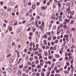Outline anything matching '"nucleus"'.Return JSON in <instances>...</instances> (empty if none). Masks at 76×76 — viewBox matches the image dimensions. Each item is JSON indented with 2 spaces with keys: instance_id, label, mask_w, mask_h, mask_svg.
<instances>
[{
  "instance_id": "nucleus-56",
  "label": "nucleus",
  "mask_w": 76,
  "mask_h": 76,
  "mask_svg": "<svg viewBox=\"0 0 76 76\" xmlns=\"http://www.w3.org/2000/svg\"><path fill=\"white\" fill-rule=\"evenodd\" d=\"M26 70V73H28V72H29V70H28V69H27Z\"/></svg>"
},
{
  "instance_id": "nucleus-60",
  "label": "nucleus",
  "mask_w": 76,
  "mask_h": 76,
  "mask_svg": "<svg viewBox=\"0 0 76 76\" xmlns=\"http://www.w3.org/2000/svg\"><path fill=\"white\" fill-rule=\"evenodd\" d=\"M32 67H35V64L32 65L31 66Z\"/></svg>"
},
{
  "instance_id": "nucleus-36",
  "label": "nucleus",
  "mask_w": 76,
  "mask_h": 76,
  "mask_svg": "<svg viewBox=\"0 0 76 76\" xmlns=\"http://www.w3.org/2000/svg\"><path fill=\"white\" fill-rule=\"evenodd\" d=\"M47 5L48 6H50V2L49 1L48 2Z\"/></svg>"
},
{
  "instance_id": "nucleus-32",
  "label": "nucleus",
  "mask_w": 76,
  "mask_h": 76,
  "mask_svg": "<svg viewBox=\"0 0 76 76\" xmlns=\"http://www.w3.org/2000/svg\"><path fill=\"white\" fill-rule=\"evenodd\" d=\"M66 64L67 66H69V65H70V64H69V63L68 62H66Z\"/></svg>"
},
{
  "instance_id": "nucleus-61",
  "label": "nucleus",
  "mask_w": 76,
  "mask_h": 76,
  "mask_svg": "<svg viewBox=\"0 0 76 76\" xmlns=\"http://www.w3.org/2000/svg\"><path fill=\"white\" fill-rule=\"evenodd\" d=\"M50 50H53V47L52 46L50 48Z\"/></svg>"
},
{
  "instance_id": "nucleus-54",
  "label": "nucleus",
  "mask_w": 76,
  "mask_h": 76,
  "mask_svg": "<svg viewBox=\"0 0 76 76\" xmlns=\"http://www.w3.org/2000/svg\"><path fill=\"white\" fill-rule=\"evenodd\" d=\"M63 41H66V38H65V37H64L63 39Z\"/></svg>"
},
{
  "instance_id": "nucleus-2",
  "label": "nucleus",
  "mask_w": 76,
  "mask_h": 76,
  "mask_svg": "<svg viewBox=\"0 0 76 76\" xmlns=\"http://www.w3.org/2000/svg\"><path fill=\"white\" fill-rule=\"evenodd\" d=\"M51 61H46L45 62V63L46 64H49V65H50L51 64Z\"/></svg>"
},
{
  "instance_id": "nucleus-12",
  "label": "nucleus",
  "mask_w": 76,
  "mask_h": 76,
  "mask_svg": "<svg viewBox=\"0 0 76 76\" xmlns=\"http://www.w3.org/2000/svg\"><path fill=\"white\" fill-rule=\"evenodd\" d=\"M64 37H66V38H68L69 37V35L66 34V35H64Z\"/></svg>"
},
{
  "instance_id": "nucleus-62",
  "label": "nucleus",
  "mask_w": 76,
  "mask_h": 76,
  "mask_svg": "<svg viewBox=\"0 0 76 76\" xmlns=\"http://www.w3.org/2000/svg\"><path fill=\"white\" fill-rule=\"evenodd\" d=\"M47 75H49L50 74V71H48L47 72Z\"/></svg>"
},
{
  "instance_id": "nucleus-11",
  "label": "nucleus",
  "mask_w": 76,
  "mask_h": 76,
  "mask_svg": "<svg viewBox=\"0 0 76 76\" xmlns=\"http://www.w3.org/2000/svg\"><path fill=\"white\" fill-rule=\"evenodd\" d=\"M21 31V29L20 28H19L18 30H17V33H19V32H20V31Z\"/></svg>"
},
{
  "instance_id": "nucleus-16",
  "label": "nucleus",
  "mask_w": 76,
  "mask_h": 76,
  "mask_svg": "<svg viewBox=\"0 0 76 76\" xmlns=\"http://www.w3.org/2000/svg\"><path fill=\"white\" fill-rule=\"evenodd\" d=\"M32 8L33 9H35V5L33 4L32 6Z\"/></svg>"
},
{
  "instance_id": "nucleus-49",
  "label": "nucleus",
  "mask_w": 76,
  "mask_h": 76,
  "mask_svg": "<svg viewBox=\"0 0 76 76\" xmlns=\"http://www.w3.org/2000/svg\"><path fill=\"white\" fill-rule=\"evenodd\" d=\"M50 23H54V20H52V21H51L50 22Z\"/></svg>"
},
{
  "instance_id": "nucleus-45",
  "label": "nucleus",
  "mask_w": 76,
  "mask_h": 76,
  "mask_svg": "<svg viewBox=\"0 0 76 76\" xmlns=\"http://www.w3.org/2000/svg\"><path fill=\"white\" fill-rule=\"evenodd\" d=\"M40 65L41 66H43V63H41L40 64Z\"/></svg>"
},
{
  "instance_id": "nucleus-30",
  "label": "nucleus",
  "mask_w": 76,
  "mask_h": 76,
  "mask_svg": "<svg viewBox=\"0 0 76 76\" xmlns=\"http://www.w3.org/2000/svg\"><path fill=\"white\" fill-rule=\"evenodd\" d=\"M48 40H49V41H50V40H51V37H49L48 38Z\"/></svg>"
},
{
  "instance_id": "nucleus-29",
  "label": "nucleus",
  "mask_w": 76,
  "mask_h": 76,
  "mask_svg": "<svg viewBox=\"0 0 76 76\" xmlns=\"http://www.w3.org/2000/svg\"><path fill=\"white\" fill-rule=\"evenodd\" d=\"M41 9L42 10H45V7H42Z\"/></svg>"
},
{
  "instance_id": "nucleus-40",
  "label": "nucleus",
  "mask_w": 76,
  "mask_h": 76,
  "mask_svg": "<svg viewBox=\"0 0 76 76\" xmlns=\"http://www.w3.org/2000/svg\"><path fill=\"white\" fill-rule=\"evenodd\" d=\"M53 40H55L56 39V36H54L53 37Z\"/></svg>"
},
{
  "instance_id": "nucleus-43",
  "label": "nucleus",
  "mask_w": 76,
  "mask_h": 76,
  "mask_svg": "<svg viewBox=\"0 0 76 76\" xmlns=\"http://www.w3.org/2000/svg\"><path fill=\"white\" fill-rule=\"evenodd\" d=\"M70 63L72 64H73V60H72L70 61Z\"/></svg>"
},
{
  "instance_id": "nucleus-28",
  "label": "nucleus",
  "mask_w": 76,
  "mask_h": 76,
  "mask_svg": "<svg viewBox=\"0 0 76 76\" xmlns=\"http://www.w3.org/2000/svg\"><path fill=\"white\" fill-rule=\"evenodd\" d=\"M75 46H74V45H72L71 46V48L72 49H74L75 48Z\"/></svg>"
},
{
  "instance_id": "nucleus-35",
  "label": "nucleus",
  "mask_w": 76,
  "mask_h": 76,
  "mask_svg": "<svg viewBox=\"0 0 76 76\" xmlns=\"http://www.w3.org/2000/svg\"><path fill=\"white\" fill-rule=\"evenodd\" d=\"M35 30H36V29H35V28H34L32 29V31H33V32H35Z\"/></svg>"
},
{
  "instance_id": "nucleus-58",
  "label": "nucleus",
  "mask_w": 76,
  "mask_h": 76,
  "mask_svg": "<svg viewBox=\"0 0 76 76\" xmlns=\"http://www.w3.org/2000/svg\"><path fill=\"white\" fill-rule=\"evenodd\" d=\"M64 28H67V25H64Z\"/></svg>"
},
{
  "instance_id": "nucleus-18",
  "label": "nucleus",
  "mask_w": 76,
  "mask_h": 76,
  "mask_svg": "<svg viewBox=\"0 0 76 76\" xmlns=\"http://www.w3.org/2000/svg\"><path fill=\"white\" fill-rule=\"evenodd\" d=\"M57 4V3H56V2H55L53 3V5L54 7H56Z\"/></svg>"
},
{
  "instance_id": "nucleus-20",
  "label": "nucleus",
  "mask_w": 76,
  "mask_h": 76,
  "mask_svg": "<svg viewBox=\"0 0 76 76\" xmlns=\"http://www.w3.org/2000/svg\"><path fill=\"white\" fill-rule=\"evenodd\" d=\"M52 18L53 19H56L55 15H54H54H53L51 18V19H52Z\"/></svg>"
},
{
  "instance_id": "nucleus-4",
  "label": "nucleus",
  "mask_w": 76,
  "mask_h": 76,
  "mask_svg": "<svg viewBox=\"0 0 76 76\" xmlns=\"http://www.w3.org/2000/svg\"><path fill=\"white\" fill-rule=\"evenodd\" d=\"M18 72H19V70H18V69L15 70V72L14 73V74H15L14 75H16V74H18Z\"/></svg>"
},
{
  "instance_id": "nucleus-27",
  "label": "nucleus",
  "mask_w": 76,
  "mask_h": 76,
  "mask_svg": "<svg viewBox=\"0 0 76 76\" xmlns=\"http://www.w3.org/2000/svg\"><path fill=\"white\" fill-rule=\"evenodd\" d=\"M14 68H15V67H14V66H12L10 67V68L12 70H13V69H14Z\"/></svg>"
},
{
  "instance_id": "nucleus-31",
  "label": "nucleus",
  "mask_w": 76,
  "mask_h": 76,
  "mask_svg": "<svg viewBox=\"0 0 76 76\" xmlns=\"http://www.w3.org/2000/svg\"><path fill=\"white\" fill-rule=\"evenodd\" d=\"M29 14H30V13L28 12V13H26L25 15L26 16H29Z\"/></svg>"
},
{
  "instance_id": "nucleus-6",
  "label": "nucleus",
  "mask_w": 76,
  "mask_h": 76,
  "mask_svg": "<svg viewBox=\"0 0 76 76\" xmlns=\"http://www.w3.org/2000/svg\"><path fill=\"white\" fill-rule=\"evenodd\" d=\"M21 73H22V71L21 70L19 71L18 70V76H20V75H21Z\"/></svg>"
},
{
  "instance_id": "nucleus-59",
  "label": "nucleus",
  "mask_w": 76,
  "mask_h": 76,
  "mask_svg": "<svg viewBox=\"0 0 76 76\" xmlns=\"http://www.w3.org/2000/svg\"><path fill=\"white\" fill-rule=\"evenodd\" d=\"M31 69H32V67H28V70H31Z\"/></svg>"
},
{
  "instance_id": "nucleus-63",
  "label": "nucleus",
  "mask_w": 76,
  "mask_h": 76,
  "mask_svg": "<svg viewBox=\"0 0 76 76\" xmlns=\"http://www.w3.org/2000/svg\"><path fill=\"white\" fill-rule=\"evenodd\" d=\"M39 52H40L41 53H42V50L41 49L39 50Z\"/></svg>"
},
{
  "instance_id": "nucleus-50",
  "label": "nucleus",
  "mask_w": 76,
  "mask_h": 76,
  "mask_svg": "<svg viewBox=\"0 0 76 76\" xmlns=\"http://www.w3.org/2000/svg\"><path fill=\"white\" fill-rule=\"evenodd\" d=\"M68 54V56H70L71 55H72V53H69Z\"/></svg>"
},
{
  "instance_id": "nucleus-53",
  "label": "nucleus",
  "mask_w": 76,
  "mask_h": 76,
  "mask_svg": "<svg viewBox=\"0 0 76 76\" xmlns=\"http://www.w3.org/2000/svg\"><path fill=\"white\" fill-rule=\"evenodd\" d=\"M42 70L43 71V72H45V71H46V69H45L43 68L42 69Z\"/></svg>"
},
{
  "instance_id": "nucleus-33",
  "label": "nucleus",
  "mask_w": 76,
  "mask_h": 76,
  "mask_svg": "<svg viewBox=\"0 0 76 76\" xmlns=\"http://www.w3.org/2000/svg\"><path fill=\"white\" fill-rule=\"evenodd\" d=\"M26 69V67H24L23 68V71H25V70Z\"/></svg>"
},
{
  "instance_id": "nucleus-64",
  "label": "nucleus",
  "mask_w": 76,
  "mask_h": 76,
  "mask_svg": "<svg viewBox=\"0 0 76 76\" xmlns=\"http://www.w3.org/2000/svg\"><path fill=\"white\" fill-rule=\"evenodd\" d=\"M52 27V24H50L49 25V27L51 28Z\"/></svg>"
},
{
  "instance_id": "nucleus-19",
  "label": "nucleus",
  "mask_w": 76,
  "mask_h": 76,
  "mask_svg": "<svg viewBox=\"0 0 76 76\" xmlns=\"http://www.w3.org/2000/svg\"><path fill=\"white\" fill-rule=\"evenodd\" d=\"M15 21H12V23H11V25H14L15 23Z\"/></svg>"
},
{
  "instance_id": "nucleus-15",
  "label": "nucleus",
  "mask_w": 76,
  "mask_h": 76,
  "mask_svg": "<svg viewBox=\"0 0 76 76\" xmlns=\"http://www.w3.org/2000/svg\"><path fill=\"white\" fill-rule=\"evenodd\" d=\"M73 22H74V21L73 20H71V21L69 22V23L71 25H72V24H73Z\"/></svg>"
},
{
  "instance_id": "nucleus-44",
  "label": "nucleus",
  "mask_w": 76,
  "mask_h": 76,
  "mask_svg": "<svg viewBox=\"0 0 76 76\" xmlns=\"http://www.w3.org/2000/svg\"><path fill=\"white\" fill-rule=\"evenodd\" d=\"M32 42H31L30 43V46L31 47H32Z\"/></svg>"
},
{
  "instance_id": "nucleus-52",
  "label": "nucleus",
  "mask_w": 76,
  "mask_h": 76,
  "mask_svg": "<svg viewBox=\"0 0 76 76\" xmlns=\"http://www.w3.org/2000/svg\"><path fill=\"white\" fill-rule=\"evenodd\" d=\"M71 68L70 67H68V71H70Z\"/></svg>"
},
{
  "instance_id": "nucleus-22",
  "label": "nucleus",
  "mask_w": 76,
  "mask_h": 76,
  "mask_svg": "<svg viewBox=\"0 0 76 76\" xmlns=\"http://www.w3.org/2000/svg\"><path fill=\"white\" fill-rule=\"evenodd\" d=\"M25 60L26 61H28L29 59H28V56L26 57Z\"/></svg>"
},
{
  "instance_id": "nucleus-39",
  "label": "nucleus",
  "mask_w": 76,
  "mask_h": 76,
  "mask_svg": "<svg viewBox=\"0 0 76 76\" xmlns=\"http://www.w3.org/2000/svg\"><path fill=\"white\" fill-rule=\"evenodd\" d=\"M42 58V56H39V59L40 60V59H41Z\"/></svg>"
},
{
  "instance_id": "nucleus-14",
  "label": "nucleus",
  "mask_w": 76,
  "mask_h": 76,
  "mask_svg": "<svg viewBox=\"0 0 76 76\" xmlns=\"http://www.w3.org/2000/svg\"><path fill=\"white\" fill-rule=\"evenodd\" d=\"M20 36L21 37L23 38L24 37V34H23V33H22L20 35Z\"/></svg>"
},
{
  "instance_id": "nucleus-41",
  "label": "nucleus",
  "mask_w": 76,
  "mask_h": 76,
  "mask_svg": "<svg viewBox=\"0 0 76 76\" xmlns=\"http://www.w3.org/2000/svg\"><path fill=\"white\" fill-rule=\"evenodd\" d=\"M39 73L37 72L36 74V76H39Z\"/></svg>"
},
{
  "instance_id": "nucleus-57",
  "label": "nucleus",
  "mask_w": 76,
  "mask_h": 76,
  "mask_svg": "<svg viewBox=\"0 0 76 76\" xmlns=\"http://www.w3.org/2000/svg\"><path fill=\"white\" fill-rule=\"evenodd\" d=\"M61 50L62 51H64V49L63 48H61Z\"/></svg>"
},
{
  "instance_id": "nucleus-17",
  "label": "nucleus",
  "mask_w": 76,
  "mask_h": 76,
  "mask_svg": "<svg viewBox=\"0 0 76 76\" xmlns=\"http://www.w3.org/2000/svg\"><path fill=\"white\" fill-rule=\"evenodd\" d=\"M27 64L28 66H30L31 64V62L28 61L27 62Z\"/></svg>"
},
{
  "instance_id": "nucleus-25",
  "label": "nucleus",
  "mask_w": 76,
  "mask_h": 76,
  "mask_svg": "<svg viewBox=\"0 0 76 76\" xmlns=\"http://www.w3.org/2000/svg\"><path fill=\"white\" fill-rule=\"evenodd\" d=\"M12 69H11L10 68H9L8 70L9 72L10 73L11 72H12Z\"/></svg>"
},
{
  "instance_id": "nucleus-9",
  "label": "nucleus",
  "mask_w": 76,
  "mask_h": 76,
  "mask_svg": "<svg viewBox=\"0 0 76 76\" xmlns=\"http://www.w3.org/2000/svg\"><path fill=\"white\" fill-rule=\"evenodd\" d=\"M69 21H70V19H66L64 21V22H66L67 23H69Z\"/></svg>"
},
{
  "instance_id": "nucleus-51",
  "label": "nucleus",
  "mask_w": 76,
  "mask_h": 76,
  "mask_svg": "<svg viewBox=\"0 0 76 76\" xmlns=\"http://www.w3.org/2000/svg\"><path fill=\"white\" fill-rule=\"evenodd\" d=\"M29 34L30 36H32V35H33V33H30Z\"/></svg>"
},
{
  "instance_id": "nucleus-10",
  "label": "nucleus",
  "mask_w": 76,
  "mask_h": 76,
  "mask_svg": "<svg viewBox=\"0 0 76 76\" xmlns=\"http://www.w3.org/2000/svg\"><path fill=\"white\" fill-rule=\"evenodd\" d=\"M42 38H44L45 39H47V35L46 34H44V35L42 37Z\"/></svg>"
},
{
  "instance_id": "nucleus-26",
  "label": "nucleus",
  "mask_w": 76,
  "mask_h": 76,
  "mask_svg": "<svg viewBox=\"0 0 76 76\" xmlns=\"http://www.w3.org/2000/svg\"><path fill=\"white\" fill-rule=\"evenodd\" d=\"M32 75L34 76H36V73L34 72L32 73Z\"/></svg>"
},
{
  "instance_id": "nucleus-23",
  "label": "nucleus",
  "mask_w": 76,
  "mask_h": 76,
  "mask_svg": "<svg viewBox=\"0 0 76 76\" xmlns=\"http://www.w3.org/2000/svg\"><path fill=\"white\" fill-rule=\"evenodd\" d=\"M35 63L36 64H38L39 63V61L38 60H36L35 61Z\"/></svg>"
},
{
  "instance_id": "nucleus-48",
  "label": "nucleus",
  "mask_w": 76,
  "mask_h": 76,
  "mask_svg": "<svg viewBox=\"0 0 76 76\" xmlns=\"http://www.w3.org/2000/svg\"><path fill=\"white\" fill-rule=\"evenodd\" d=\"M48 35H51V32H48Z\"/></svg>"
},
{
  "instance_id": "nucleus-5",
  "label": "nucleus",
  "mask_w": 76,
  "mask_h": 76,
  "mask_svg": "<svg viewBox=\"0 0 76 76\" xmlns=\"http://www.w3.org/2000/svg\"><path fill=\"white\" fill-rule=\"evenodd\" d=\"M57 3L58 4V7H61V4L60 3H61V1H57Z\"/></svg>"
},
{
  "instance_id": "nucleus-21",
  "label": "nucleus",
  "mask_w": 76,
  "mask_h": 76,
  "mask_svg": "<svg viewBox=\"0 0 76 76\" xmlns=\"http://www.w3.org/2000/svg\"><path fill=\"white\" fill-rule=\"evenodd\" d=\"M74 13H75V11H73L72 12H71V15H74Z\"/></svg>"
},
{
  "instance_id": "nucleus-47",
  "label": "nucleus",
  "mask_w": 76,
  "mask_h": 76,
  "mask_svg": "<svg viewBox=\"0 0 76 76\" xmlns=\"http://www.w3.org/2000/svg\"><path fill=\"white\" fill-rule=\"evenodd\" d=\"M23 67V65L22 64L20 66V68H22Z\"/></svg>"
},
{
  "instance_id": "nucleus-37",
  "label": "nucleus",
  "mask_w": 76,
  "mask_h": 76,
  "mask_svg": "<svg viewBox=\"0 0 76 76\" xmlns=\"http://www.w3.org/2000/svg\"><path fill=\"white\" fill-rule=\"evenodd\" d=\"M41 66L39 65H38L37 66V68L38 69H41Z\"/></svg>"
},
{
  "instance_id": "nucleus-34",
  "label": "nucleus",
  "mask_w": 76,
  "mask_h": 76,
  "mask_svg": "<svg viewBox=\"0 0 76 76\" xmlns=\"http://www.w3.org/2000/svg\"><path fill=\"white\" fill-rule=\"evenodd\" d=\"M34 54L37 55V54H38V51H36L35 52V53H34Z\"/></svg>"
},
{
  "instance_id": "nucleus-55",
  "label": "nucleus",
  "mask_w": 76,
  "mask_h": 76,
  "mask_svg": "<svg viewBox=\"0 0 76 76\" xmlns=\"http://www.w3.org/2000/svg\"><path fill=\"white\" fill-rule=\"evenodd\" d=\"M48 70L49 71H51V68H48Z\"/></svg>"
},
{
  "instance_id": "nucleus-3",
  "label": "nucleus",
  "mask_w": 76,
  "mask_h": 76,
  "mask_svg": "<svg viewBox=\"0 0 76 76\" xmlns=\"http://www.w3.org/2000/svg\"><path fill=\"white\" fill-rule=\"evenodd\" d=\"M67 11H68V14H71V13H72V11H71L70 10V9L69 8H68L67 9Z\"/></svg>"
},
{
  "instance_id": "nucleus-46",
  "label": "nucleus",
  "mask_w": 76,
  "mask_h": 76,
  "mask_svg": "<svg viewBox=\"0 0 76 76\" xmlns=\"http://www.w3.org/2000/svg\"><path fill=\"white\" fill-rule=\"evenodd\" d=\"M66 6H69V5H70V3H68L66 4Z\"/></svg>"
},
{
  "instance_id": "nucleus-1",
  "label": "nucleus",
  "mask_w": 76,
  "mask_h": 76,
  "mask_svg": "<svg viewBox=\"0 0 76 76\" xmlns=\"http://www.w3.org/2000/svg\"><path fill=\"white\" fill-rule=\"evenodd\" d=\"M44 26H41L40 27L41 31H44Z\"/></svg>"
},
{
  "instance_id": "nucleus-24",
  "label": "nucleus",
  "mask_w": 76,
  "mask_h": 76,
  "mask_svg": "<svg viewBox=\"0 0 76 76\" xmlns=\"http://www.w3.org/2000/svg\"><path fill=\"white\" fill-rule=\"evenodd\" d=\"M53 58V57L51 56H50L49 57V58L50 59V60H51V59H52Z\"/></svg>"
},
{
  "instance_id": "nucleus-13",
  "label": "nucleus",
  "mask_w": 76,
  "mask_h": 76,
  "mask_svg": "<svg viewBox=\"0 0 76 76\" xmlns=\"http://www.w3.org/2000/svg\"><path fill=\"white\" fill-rule=\"evenodd\" d=\"M57 45H56L53 48V50H56V49H57Z\"/></svg>"
},
{
  "instance_id": "nucleus-8",
  "label": "nucleus",
  "mask_w": 76,
  "mask_h": 76,
  "mask_svg": "<svg viewBox=\"0 0 76 76\" xmlns=\"http://www.w3.org/2000/svg\"><path fill=\"white\" fill-rule=\"evenodd\" d=\"M69 4L71 6H73V2L71 1L70 2Z\"/></svg>"
},
{
  "instance_id": "nucleus-42",
  "label": "nucleus",
  "mask_w": 76,
  "mask_h": 76,
  "mask_svg": "<svg viewBox=\"0 0 76 76\" xmlns=\"http://www.w3.org/2000/svg\"><path fill=\"white\" fill-rule=\"evenodd\" d=\"M72 31L73 32H74V31H75V28H73L72 29Z\"/></svg>"
},
{
  "instance_id": "nucleus-38",
  "label": "nucleus",
  "mask_w": 76,
  "mask_h": 76,
  "mask_svg": "<svg viewBox=\"0 0 76 76\" xmlns=\"http://www.w3.org/2000/svg\"><path fill=\"white\" fill-rule=\"evenodd\" d=\"M10 56H11V54H10L7 56V58H8L9 57H10Z\"/></svg>"
},
{
  "instance_id": "nucleus-7",
  "label": "nucleus",
  "mask_w": 76,
  "mask_h": 76,
  "mask_svg": "<svg viewBox=\"0 0 76 76\" xmlns=\"http://www.w3.org/2000/svg\"><path fill=\"white\" fill-rule=\"evenodd\" d=\"M13 61H14V59L11 58L10 59V63H12L13 62Z\"/></svg>"
}]
</instances>
